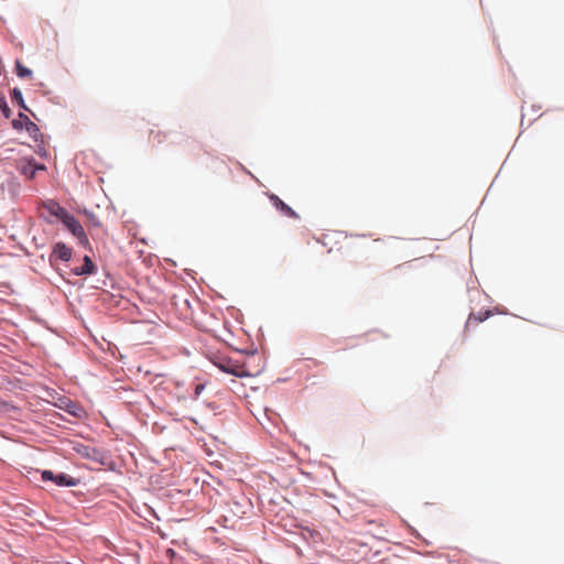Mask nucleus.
I'll return each instance as SVG.
<instances>
[{"instance_id": "obj_1", "label": "nucleus", "mask_w": 564, "mask_h": 564, "mask_svg": "<svg viewBox=\"0 0 564 564\" xmlns=\"http://www.w3.org/2000/svg\"><path fill=\"white\" fill-rule=\"evenodd\" d=\"M12 127L15 129V130H21V129H25L26 132L34 139V140H37V135L40 133V129L39 127L30 120V118L20 112L19 116H18V119H14L12 121Z\"/></svg>"}, {"instance_id": "obj_2", "label": "nucleus", "mask_w": 564, "mask_h": 564, "mask_svg": "<svg viewBox=\"0 0 564 564\" xmlns=\"http://www.w3.org/2000/svg\"><path fill=\"white\" fill-rule=\"evenodd\" d=\"M63 224L66 226V228L76 237L79 239L80 243L87 245L88 239L85 234V230L83 226L75 219V217L70 214H68L65 219H63Z\"/></svg>"}, {"instance_id": "obj_3", "label": "nucleus", "mask_w": 564, "mask_h": 564, "mask_svg": "<svg viewBox=\"0 0 564 564\" xmlns=\"http://www.w3.org/2000/svg\"><path fill=\"white\" fill-rule=\"evenodd\" d=\"M43 209L46 210L52 218H54L50 219V221L59 220L63 223V219H65V217L69 214L55 200L45 202L43 204Z\"/></svg>"}, {"instance_id": "obj_4", "label": "nucleus", "mask_w": 564, "mask_h": 564, "mask_svg": "<svg viewBox=\"0 0 564 564\" xmlns=\"http://www.w3.org/2000/svg\"><path fill=\"white\" fill-rule=\"evenodd\" d=\"M18 170L21 174L25 175L28 178H33L36 174V171L44 170L43 165L36 164L34 159L29 160H20L18 162Z\"/></svg>"}, {"instance_id": "obj_5", "label": "nucleus", "mask_w": 564, "mask_h": 564, "mask_svg": "<svg viewBox=\"0 0 564 564\" xmlns=\"http://www.w3.org/2000/svg\"><path fill=\"white\" fill-rule=\"evenodd\" d=\"M219 368L227 373L234 375L236 377L242 378L248 377L249 373L245 369L242 365H239L237 362H234L231 360H225L219 365Z\"/></svg>"}, {"instance_id": "obj_6", "label": "nucleus", "mask_w": 564, "mask_h": 564, "mask_svg": "<svg viewBox=\"0 0 564 564\" xmlns=\"http://www.w3.org/2000/svg\"><path fill=\"white\" fill-rule=\"evenodd\" d=\"M72 258V249L63 242H57L51 253L50 260L58 259L62 261H68Z\"/></svg>"}, {"instance_id": "obj_7", "label": "nucleus", "mask_w": 564, "mask_h": 564, "mask_svg": "<svg viewBox=\"0 0 564 564\" xmlns=\"http://www.w3.org/2000/svg\"><path fill=\"white\" fill-rule=\"evenodd\" d=\"M95 270H96V267H95L93 260L90 259V257L85 256L83 265L75 268L73 270V272L75 275H88V274H93L95 272Z\"/></svg>"}, {"instance_id": "obj_8", "label": "nucleus", "mask_w": 564, "mask_h": 564, "mask_svg": "<svg viewBox=\"0 0 564 564\" xmlns=\"http://www.w3.org/2000/svg\"><path fill=\"white\" fill-rule=\"evenodd\" d=\"M271 200L273 202L274 206L280 209L282 213L288 215L289 217L297 218L296 213L288 206L283 200H281L276 195H271Z\"/></svg>"}, {"instance_id": "obj_9", "label": "nucleus", "mask_w": 564, "mask_h": 564, "mask_svg": "<svg viewBox=\"0 0 564 564\" xmlns=\"http://www.w3.org/2000/svg\"><path fill=\"white\" fill-rule=\"evenodd\" d=\"M54 482L57 486L73 487L77 485V480L73 477H69L66 474H57L55 475Z\"/></svg>"}, {"instance_id": "obj_10", "label": "nucleus", "mask_w": 564, "mask_h": 564, "mask_svg": "<svg viewBox=\"0 0 564 564\" xmlns=\"http://www.w3.org/2000/svg\"><path fill=\"white\" fill-rule=\"evenodd\" d=\"M489 316H490V311H486L485 313H479V314H470L467 319L466 326L468 327L470 325H477V324L486 321Z\"/></svg>"}, {"instance_id": "obj_11", "label": "nucleus", "mask_w": 564, "mask_h": 564, "mask_svg": "<svg viewBox=\"0 0 564 564\" xmlns=\"http://www.w3.org/2000/svg\"><path fill=\"white\" fill-rule=\"evenodd\" d=\"M17 75L21 78L31 77L32 70L25 67L20 61L15 63Z\"/></svg>"}, {"instance_id": "obj_12", "label": "nucleus", "mask_w": 564, "mask_h": 564, "mask_svg": "<svg viewBox=\"0 0 564 564\" xmlns=\"http://www.w3.org/2000/svg\"><path fill=\"white\" fill-rule=\"evenodd\" d=\"M12 100L15 101L21 108L29 110L24 104L23 95L19 88L12 90Z\"/></svg>"}, {"instance_id": "obj_13", "label": "nucleus", "mask_w": 564, "mask_h": 564, "mask_svg": "<svg viewBox=\"0 0 564 564\" xmlns=\"http://www.w3.org/2000/svg\"><path fill=\"white\" fill-rule=\"evenodd\" d=\"M89 227H94V228H100L101 227V223L100 220L95 217L93 214L89 215Z\"/></svg>"}, {"instance_id": "obj_14", "label": "nucleus", "mask_w": 564, "mask_h": 564, "mask_svg": "<svg viewBox=\"0 0 564 564\" xmlns=\"http://www.w3.org/2000/svg\"><path fill=\"white\" fill-rule=\"evenodd\" d=\"M0 112H2V115L6 117V118H10L11 116V109L9 108L8 104H7V100L4 99V101L2 102V107H1V110Z\"/></svg>"}, {"instance_id": "obj_15", "label": "nucleus", "mask_w": 564, "mask_h": 564, "mask_svg": "<svg viewBox=\"0 0 564 564\" xmlns=\"http://www.w3.org/2000/svg\"><path fill=\"white\" fill-rule=\"evenodd\" d=\"M54 478H55V474L52 470H44L42 473V479L44 481H47V480L54 481Z\"/></svg>"}, {"instance_id": "obj_16", "label": "nucleus", "mask_w": 564, "mask_h": 564, "mask_svg": "<svg viewBox=\"0 0 564 564\" xmlns=\"http://www.w3.org/2000/svg\"><path fill=\"white\" fill-rule=\"evenodd\" d=\"M205 389V386L204 384H197L196 388H195V398H198L199 394L203 392V390Z\"/></svg>"}]
</instances>
